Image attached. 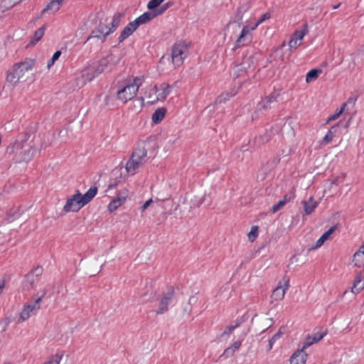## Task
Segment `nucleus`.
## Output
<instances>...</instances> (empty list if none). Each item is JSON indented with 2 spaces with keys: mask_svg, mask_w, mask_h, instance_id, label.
I'll use <instances>...</instances> for the list:
<instances>
[{
  "mask_svg": "<svg viewBox=\"0 0 364 364\" xmlns=\"http://www.w3.org/2000/svg\"><path fill=\"white\" fill-rule=\"evenodd\" d=\"M146 156V150L144 147L136 149L126 164L125 168L127 171L134 175L136 170L143 163Z\"/></svg>",
  "mask_w": 364,
  "mask_h": 364,
  "instance_id": "4",
  "label": "nucleus"
},
{
  "mask_svg": "<svg viewBox=\"0 0 364 364\" xmlns=\"http://www.w3.org/2000/svg\"><path fill=\"white\" fill-rule=\"evenodd\" d=\"M156 15L151 12H146L136 18L134 21L137 22L138 26L145 23L151 20Z\"/></svg>",
  "mask_w": 364,
  "mask_h": 364,
  "instance_id": "24",
  "label": "nucleus"
},
{
  "mask_svg": "<svg viewBox=\"0 0 364 364\" xmlns=\"http://www.w3.org/2000/svg\"><path fill=\"white\" fill-rule=\"evenodd\" d=\"M142 107H143V99L141 98V100L139 102V107L136 111L140 112L142 109Z\"/></svg>",
  "mask_w": 364,
  "mask_h": 364,
  "instance_id": "43",
  "label": "nucleus"
},
{
  "mask_svg": "<svg viewBox=\"0 0 364 364\" xmlns=\"http://www.w3.org/2000/svg\"><path fill=\"white\" fill-rule=\"evenodd\" d=\"M169 6V3H166L162 7L161 11L159 12V14H161L166 9H167Z\"/></svg>",
  "mask_w": 364,
  "mask_h": 364,
  "instance_id": "41",
  "label": "nucleus"
},
{
  "mask_svg": "<svg viewBox=\"0 0 364 364\" xmlns=\"http://www.w3.org/2000/svg\"><path fill=\"white\" fill-rule=\"evenodd\" d=\"M229 350H230V348H227V349L225 350V353H228Z\"/></svg>",
  "mask_w": 364,
  "mask_h": 364,
  "instance_id": "46",
  "label": "nucleus"
},
{
  "mask_svg": "<svg viewBox=\"0 0 364 364\" xmlns=\"http://www.w3.org/2000/svg\"><path fill=\"white\" fill-rule=\"evenodd\" d=\"M339 6H340V4H338L336 5V6H333V9H338Z\"/></svg>",
  "mask_w": 364,
  "mask_h": 364,
  "instance_id": "45",
  "label": "nucleus"
},
{
  "mask_svg": "<svg viewBox=\"0 0 364 364\" xmlns=\"http://www.w3.org/2000/svg\"><path fill=\"white\" fill-rule=\"evenodd\" d=\"M112 33L109 19L106 18L104 21H101L97 30L95 31H93L92 35L88 38V39L91 37H95L100 38L102 37H106L109 33Z\"/></svg>",
  "mask_w": 364,
  "mask_h": 364,
  "instance_id": "9",
  "label": "nucleus"
},
{
  "mask_svg": "<svg viewBox=\"0 0 364 364\" xmlns=\"http://www.w3.org/2000/svg\"><path fill=\"white\" fill-rule=\"evenodd\" d=\"M46 26H43L34 32V34L30 41V45L36 44L43 36L45 33Z\"/></svg>",
  "mask_w": 364,
  "mask_h": 364,
  "instance_id": "21",
  "label": "nucleus"
},
{
  "mask_svg": "<svg viewBox=\"0 0 364 364\" xmlns=\"http://www.w3.org/2000/svg\"><path fill=\"white\" fill-rule=\"evenodd\" d=\"M124 203L119 200V198H116L114 200H112L109 205H108V210L112 213L114 210H116L119 207H120Z\"/></svg>",
  "mask_w": 364,
  "mask_h": 364,
  "instance_id": "27",
  "label": "nucleus"
},
{
  "mask_svg": "<svg viewBox=\"0 0 364 364\" xmlns=\"http://www.w3.org/2000/svg\"><path fill=\"white\" fill-rule=\"evenodd\" d=\"M326 240L322 237H321L316 242V247H321L323 242H325Z\"/></svg>",
  "mask_w": 364,
  "mask_h": 364,
  "instance_id": "38",
  "label": "nucleus"
},
{
  "mask_svg": "<svg viewBox=\"0 0 364 364\" xmlns=\"http://www.w3.org/2000/svg\"><path fill=\"white\" fill-rule=\"evenodd\" d=\"M324 335L325 334L323 333V334H321V335H319L318 336H315L314 337L307 336L306 338V339H305L303 348L301 349H304V350H305V349L306 348H308L309 346H310L313 343H317L319 341H321L323 338V337L324 336Z\"/></svg>",
  "mask_w": 364,
  "mask_h": 364,
  "instance_id": "23",
  "label": "nucleus"
},
{
  "mask_svg": "<svg viewBox=\"0 0 364 364\" xmlns=\"http://www.w3.org/2000/svg\"><path fill=\"white\" fill-rule=\"evenodd\" d=\"M46 295V291L43 293V294L38 297L33 304H25L24 307L20 314V319L22 321L27 320L31 315V314L35 313L37 310L41 308V302L43 297Z\"/></svg>",
  "mask_w": 364,
  "mask_h": 364,
  "instance_id": "6",
  "label": "nucleus"
},
{
  "mask_svg": "<svg viewBox=\"0 0 364 364\" xmlns=\"http://www.w3.org/2000/svg\"><path fill=\"white\" fill-rule=\"evenodd\" d=\"M240 346H241V342L236 341L232 344V348H233V350H235L238 349L240 347Z\"/></svg>",
  "mask_w": 364,
  "mask_h": 364,
  "instance_id": "40",
  "label": "nucleus"
},
{
  "mask_svg": "<svg viewBox=\"0 0 364 364\" xmlns=\"http://www.w3.org/2000/svg\"><path fill=\"white\" fill-rule=\"evenodd\" d=\"M353 262L355 266L362 267L364 266V251L360 247L354 254Z\"/></svg>",
  "mask_w": 364,
  "mask_h": 364,
  "instance_id": "17",
  "label": "nucleus"
},
{
  "mask_svg": "<svg viewBox=\"0 0 364 364\" xmlns=\"http://www.w3.org/2000/svg\"><path fill=\"white\" fill-rule=\"evenodd\" d=\"M166 109L164 107H160L155 110L152 114V121L155 124L161 122L165 117Z\"/></svg>",
  "mask_w": 364,
  "mask_h": 364,
  "instance_id": "20",
  "label": "nucleus"
},
{
  "mask_svg": "<svg viewBox=\"0 0 364 364\" xmlns=\"http://www.w3.org/2000/svg\"><path fill=\"white\" fill-rule=\"evenodd\" d=\"M285 205V202L279 200L277 204L274 205L272 208V212L273 213L277 212L279 210L282 208H283Z\"/></svg>",
  "mask_w": 364,
  "mask_h": 364,
  "instance_id": "34",
  "label": "nucleus"
},
{
  "mask_svg": "<svg viewBox=\"0 0 364 364\" xmlns=\"http://www.w3.org/2000/svg\"><path fill=\"white\" fill-rule=\"evenodd\" d=\"M34 66L33 60H27L23 62L14 64V70H18L21 75H23L25 72L31 70Z\"/></svg>",
  "mask_w": 364,
  "mask_h": 364,
  "instance_id": "13",
  "label": "nucleus"
},
{
  "mask_svg": "<svg viewBox=\"0 0 364 364\" xmlns=\"http://www.w3.org/2000/svg\"><path fill=\"white\" fill-rule=\"evenodd\" d=\"M139 27L137 22L135 21L130 22L122 31L119 37V41L122 42L126 38H127L129 36H131L134 31L136 30Z\"/></svg>",
  "mask_w": 364,
  "mask_h": 364,
  "instance_id": "12",
  "label": "nucleus"
},
{
  "mask_svg": "<svg viewBox=\"0 0 364 364\" xmlns=\"http://www.w3.org/2000/svg\"><path fill=\"white\" fill-rule=\"evenodd\" d=\"M240 325L239 323H237L234 326H229L227 328V330L225 331V333L230 334L237 327H238Z\"/></svg>",
  "mask_w": 364,
  "mask_h": 364,
  "instance_id": "36",
  "label": "nucleus"
},
{
  "mask_svg": "<svg viewBox=\"0 0 364 364\" xmlns=\"http://www.w3.org/2000/svg\"><path fill=\"white\" fill-rule=\"evenodd\" d=\"M171 91V86L163 82L159 86L154 85L149 87L146 91V98L148 102L154 104L158 101H164Z\"/></svg>",
  "mask_w": 364,
  "mask_h": 364,
  "instance_id": "3",
  "label": "nucleus"
},
{
  "mask_svg": "<svg viewBox=\"0 0 364 364\" xmlns=\"http://www.w3.org/2000/svg\"><path fill=\"white\" fill-rule=\"evenodd\" d=\"M129 196V190L127 188H123L119 191L117 198L121 200L123 203L126 201L127 198Z\"/></svg>",
  "mask_w": 364,
  "mask_h": 364,
  "instance_id": "30",
  "label": "nucleus"
},
{
  "mask_svg": "<svg viewBox=\"0 0 364 364\" xmlns=\"http://www.w3.org/2000/svg\"><path fill=\"white\" fill-rule=\"evenodd\" d=\"M152 203V200L149 199L147 201L145 202V203L141 206V210L144 211Z\"/></svg>",
  "mask_w": 364,
  "mask_h": 364,
  "instance_id": "37",
  "label": "nucleus"
},
{
  "mask_svg": "<svg viewBox=\"0 0 364 364\" xmlns=\"http://www.w3.org/2000/svg\"><path fill=\"white\" fill-rule=\"evenodd\" d=\"M322 73V70L321 69H313L311 70L306 76V81L307 82H309L312 80H316L319 75Z\"/></svg>",
  "mask_w": 364,
  "mask_h": 364,
  "instance_id": "25",
  "label": "nucleus"
},
{
  "mask_svg": "<svg viewBox=\"0 0 364 364\" xmlns=\"http://www.w3.org/2000/svg\"><path fill=\"white\" fill-rule=\"evenodd\" d=\"M336 229V225L332 226L328 230L326 231L328 235H331Z\"/></svg>",
  "mask_w": 364,
  "mask_h": 364,
  "instance_id": "42",
  "label": "nucleus"
},
{
  "mask_svg": "<svg viewBox=\"0 0 364 364\" xmlns=\"http://www.w3.org/2000/svg\"><path fill=\"white\" fill-rule=\"evenodd\" d=\"M333 132L331 131H329L326 134V135L324 136L323 141H326V143H328L333 139Z\"/></svg>",
  "mask_w": 364,
  "mask_h": 364,
  "instance_id": "35",
  "label": "nucleus"
},
{
  "mask_svg": "<svg viewBox=\"0 0 364 364\" xmlns=\"http://www.w3.org/2000/svg\"><path fill=\"white\" fill-rule=\"evenodd\" d=\"M304 205V210L306 214H311L317 206V202L311 197L308 201L303 202Z\"/></svg>",
  "mask_w": 364,
  "mask_h": 364,
  "instance_id": "22",
  "label": "nucleus"
},
{
  "mask_svg": "<svg viewBox=\"0 0 364 364\" xmlns=\"http://www.w3.org/2000/svg\"><path fill=\"white\" fill-rule=\"evenodd\" d=\"M173 294V289L171 288L168 293L163 296L158 313L162 314L168 309V300L171 298Z\"/></svg>",
  "mask_w": 364,
  "mask_h": 364,
  "instance_id": "15",
  "label": "nucleus"
},
{
  "mask_svg": "<svg viewBox=\"0 0 364 364\" xmlns=\"http://www.w3.org/2000/svg\"><path fill=\"white\" fill-rule=\"evenodd\" d=\"M21 1L22 0H0V11L4 12Z\"/></svg>",
  "mask_w": 364,
  "mask_h": 364,
  "instance_id": "18",
  "label": "nucleus"
},
{
  "mask_svg": "<svg viewBox=\"0 0 364 364\" xmlns=\"http://www.w3.org/2000/svg\"><path fill=\"white\" fill-rule=\"evenodd\" d=\"M346 105H347V102L343 103L341 105V109L338 112H336L334 114H333L328 117L327 122H330L337 119L340 117V115L344 112Z\"/></svg>",
  "mask_w": 364,
  "mask_h": 364,
  "instance_id": "28",
  "label": "nucleus"
},
{
  "mask_svg": "<svg viewBox=\"0 0 364 364\" xmlns=\"http://www.w3.org/2000/svg\"><path fill=\"white\" fill-rule=\"evenodd\" d=\"M188 53V46L184 42H177L172 48L171 58L175 66H181Z\"/></svg>",
  "mask_w": 364,
  "mask_h": 364,
  "instance_id": "5",
  "label": "nucleus"
},
{
  "mask_svg": "<svg viewBox=\"0 0 364 364\" xmlns=\"http://www.w3.org/2000/svg\"><path fill=\"white\" fill-rule=\"evenodd\" d=\"M64 0H51L47 6L42 11V14L47 11L55 13L58 11Z\"/></svg>",
  "mask_w": 364,
  "mask_h": 364,
  "instance_id": "16",
  "label": "nucleus"
},
{
  "mask_svg": "<svg viewBox=\"0 0 364 364\" xmlns=\"http://www.w3.org/2000/svg\"><path fill=\"white\" fill-rule=\"evenodd\" d=\"M284 284L279 283L276 289L272 291L271 298L274 301H281L283 299L286 291L289 287V278L288 276L284 275L282 278Z\"/></svg>",
  "mask_w": 364,
  "mask_h": 364,
  "instance_id": "8",
  "label": "nucleus"
},
{
  "mask_svg": "<svg viewBox=\"0 0 364 364\" xmlns=\"http://www.w3.org/2000/svg\"><path fill=\"white\" fill-rule=\"evenodd\" d=\"M364 289V269L360 271L355 277L353 286L351 287V291L353 294H358Z\"/></svg>",
  "mask_w": 364,
  "mask_h": 364,
  "instance_id": "11",
  "label": "nucleus"
},
{
  "mask_svg": "<svg viewBox=\"0 0 364 364\" xmlns=\"http://www.w3.org/2000/svg\"><path fill=\"white\" fill-rule=\"evenodd\" d=\"M294 197V195L293 194L292 196H288L287 195H285L283 198L282 200H281L282 201H284L285 202V204L290 201L291 198H293Z\"/></svg>",
  "mask_w": 364,
  "mask_h": 364,
  "instance_id": "39",
  "label": "nucleus"
},
{
  "mask_svg": "<svg viewBox=\"0 0 364 364\" xmlns=\"http://www.w3.org/2000/svg\"><path fill=\"white\" fill-rule=\"evenodd\" d=\"M22 75L20 74V72L18 70H14V65L12 66L11 69L8 71L7 75H6V80L7 82L11 83V84H16L18 82V80L20 77Z\"/></svg>",
  "mask_w": 364,
  "mask_h": 364,
  "instance_id": "14",
  "label": "nucleus"
},
{
  "mask_svg": "<svg viewBox=\"0 0 364 364\" xmlns=\"http://www.w3.org/2000/svg\"><path fill=\"white\" fill-rule=\"evenodd\" d=\"M144 82L143 77H134L128 78L121 85L117 92V99L123 103L132 100L137 94L139 88Z\"/></svg>",
  "mask_w": 364,
  "mask_h": 364,
  "instance_id": "1",
  "label": "nucleus"
},
{
  "mask_svg": "<svg viewBox=\"0 0 364 364\" xmlns=\"http://www.w3.org/2000/svg\"><path fill=\"white\" fill-rule=\"evenodd\" d=\"M258 227L255 225L251 228L250 232L248 233V239L250 242H254L258 236Z\"/></svg>",
  "mask_w": 364,
  "mask_h": 364,
  "instance_id": "29",
  "label": "nucleus"
},
{
  "mask_svg": "<svg viewBox=\"0 0 364 364\" xmlns=\"http://www.w3.org/2000/svg\"><path fill=\"white\" fill-rule=\"evenodd\" d=\"M321 237H322L325 240H327L329 238L330 235H328L327 234V232H326L324 234H323V235H322Z\"/></svg>",
  "mask_w": 364,
  "mask_h": 364,
  "instance_id": "44",
  "label": "nucleus"
},
{
  "mask_svg": "<svg viewBox=\"0 0 364 364\" xmlns=\"http://www.w3.org/2000/svg\"><path fill=\"white\" fill-rule=\"evenodd\" d=\"M61 55V51L58 50L56 51L52 58L48 62V68H50L51 66H53L55 63V62L59 58V57Z\"/></svg>",
  "mask_w": 364,
  "mask_h": 364,
  "instance_id": "31",
  "label": "nucleus"
},
{
  "mask_svg": "<svg viewBox=\"0 0 364 364\" xmlns=\"http://www.w3.org/2000/svg\"><path fill=\"white\" fill-rule=\"evenodd\" d=\"M164 0H151L147 5V7L152 10L158 7Z\"/></svg>",
  "mask_w": 364,
  "mask_h": 364,
  "instance_id": "32",
  "label": "nucleus"
},
{
  "mask_svg": "<svg viewBox=\"0 0 364 364\" xmlns=\"http://www.w3.org/2000/svg\"><path fill=\"white\" fill-rule=\"evenodd\" d=\"M271 15L269 13H265L264 14L260 19L258 21V22L255 25V26L252 28V30L255 29L261 23H262L264 21L267 20L270 18Z\"/></svg>",
  "mask_w": 364,
  "mask_h": 364,
  "instance_id": "33",
  "label": "nucleus"
},
{
  "mask_svg": "<svg viewBox=\"0 0 364 364\" xmlns=\"http://www.w3.org/2000/svg\"><path fill=\"white\" fill-rule=\"evenodd\" d=\"M308 25L305 23L304 28L301 31L296 30L294 33L291 36L289 41V46L290 49H296L301 45V41L303 39L304 36L308 33Z\"/></svg>",
  "mask_w": 364,
  "mask_h": 364,
  "instance_id": "7",
  "label": "nucleus"
},
{
  "mask_svg": "<svg viewBox=\"0 0 364 364\" xmlns=\"http://www.w3.org/2000/svg\"><path fill=\"white\" fill-rule=\"evenodd\" d=\"M308 354L304 349L296 350L290 357V364H306Z\"/></svg>",
  "mask_w": 364,
  "mask_h": 364,
  "instance_id": "10",
  "label": "nucleus"
},
{
  "mask_svg": "<svg viewBox=\"0 0 364 364\" xmlns=\"http://www.w3.org/2000/svg\"><path fill=\"white\" fill-rule=\"evenodd\" d=\"M249 32H250V29L247 26H245L242 28L240 36L238 37L237 40L236 41V42L235 43V47L233 48L234 50H236L245 44V37L249 33Z\"/></svg>",
  "mask_w": 364,
  "mask_h": 364,
  "instance_id": "19",
  "label": "nucleus"
},
{
  "mask_svg": "<svg viewBox=\"0 0 364 364\" xmlns=\"http://www.w3.org/2000/svg\"><path fill=\"white\" fill-rule=\"evenodd\" d=\"M121 21V15L119 14H114L111 19H109V22L112 28V32H114L117 28L119 26Z\"/></svg>",
  "mask_w": 364,
  "mask_h": 364,
  "instance_id": "26",
  "label": "nucleus"
},
{
  "mask_svg": "<svg viewBox=\"0 0 364 364\" xmlns=\"http://www.w3.org/2000/svg\"><path fill=\"white\" fill-rule=\"evenodd\" d=\"M97 193V188L91 187L89 191L83 196L77 191V193L69 198L64 206L65 212L78 211L82 207L87 204L95 196Z\"/></svg>",
  "mask_w": 364,
  "mask_h": 364,
  "instance_id": "2",
  "label": "nucleus"
},
{
  "mask_svg": "<svg viewBox=\"0 0 364 364\" xmlns=\"http://www.w3.org/2000/svg\"><path fill=\"white\" fill-rule=\"evenodd\" d=\"M6 364H13V363H6Z\"/></svg>",
  "mask_w": 364,
  "mask_h": 364,
  "instance_id": "47",
  "label": "nucleus"
}]
</instances>
